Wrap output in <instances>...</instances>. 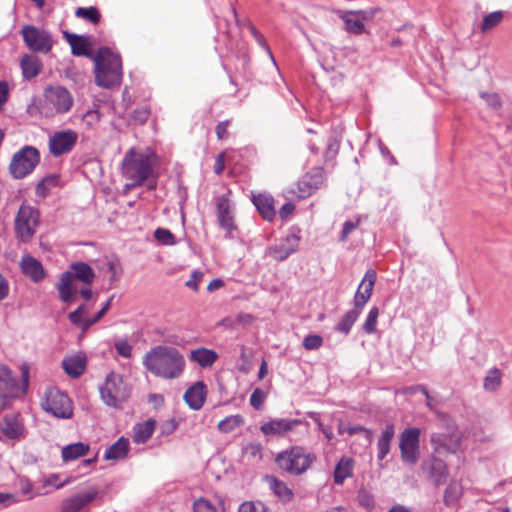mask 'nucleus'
<instances>
[{
  "mask_svg": "<svg viewBox=\"0 0 512 512\" xmlns=\"http://www.w3.org/2000/svg\"><path fill=\"white\" fill-rule=\"evenodd\" d=\"M82 316L83 315H81L80 311L75 310L69 314V319L73 324L80 326L85 330L84 325L88 320H91V318H83Z\"/></svg>",
  "mask_w": 512,
  "mask_h": 512,
  "instance_id": "nucleus-58",
  "label": "nucleus"
},
{
  "mask_svg": "<svg viewBox=\"0 0 512 512\" xmlns=\"http://www.w3.org/2000/svg\"><path fill=\"white\" fill-rule=\"evenodd\" d=\"M253 203L265 220L271 221L274 218L275 210L272 197L259 194L253 197Z\"/></svg>",
  "mask_w": 512,
  "mask_h": 512,
  "instance_id": "nucleus-32",
  "label": "nucleus"
},
{
  "mask_svg": "<svg viewBox=\"0 0 512 512\" xmlns=\"http://www.w3.org/2000/svg\"><path fill=\"white\" fill-rule=\"evenodd\" d=\"M177 428V422L174 419H168L161 425V433L169 435L173 433Z\"/></svg>",
  "mask_w": 512,
  "mask_h": 512,
  "instance_id": "nucleus-59",
  "label": "nucleus"
},
{
  "mask_svg": "<svg viewBox=\"0 0 512 512\" xmlns=\"http://www.w3.org/2000/svg\"><path fill=\"white\" fill-rule=\"evenodd\" d=\"M156 428V421L148 419L143 423L135 425L133 429V441L137 444L147 442L153 435Z\"/></svg>",
  "mask_w": 512,
  "mask_h": 512,
  "instance_id": "nucleus-29",
  "label": "nucleus"
},
{
  "mask_svg": "<svg viewBox=\"0 0 512 512\" xmlns=\"http://www.w3.org/2000/svg\"><path fill=\"white\" fill-rule=\"evenodd\" d=\"M20 66L25 79L36 77L41 70V62L34 55H25L21 59Z\"/></svg>",
  "mask_w": 512,
  "mask_h": 512,
  "instance_id": "nucleus-33",
  "label": "nucleus"
},
{
  "mask_svg": "<svg viewBox=\"0 0 512 512\" xmlns=\"http://www.w3.org/2000/svg\"><path fill=\"white\" fill-rule=\"evenodd\" d=\"M94 277L95 274L88 264L83 262L73 263L71 265V271L62 273L56 285L59 298L65 303H71L77 294L75 280L78 279L86 284H90Z\"/></svg>",
  "mask_w": 512,
  "mask_h": 512,
  "instance_id": "nucleus-5",
  "label": "nucleus"
},
{
  "mask_svg": "<svg viewBox=\"0 0 512 512\" xmlns=\"http://www.w3.org/2000/svg\"><path fill=\"white\" fill-rule=\"evenodd\" d=\"M103 402L110 407H120L130 396V388L123 378L115 373H110L100 387Z\"/></svg>",
  "mask_w": 512,
  "mask_h": 512,
  "instance_id": "nucleus-7",
  "label": "nucleus"
},
{
  "mask_svg": "<svg viewBox=\"0 0 512 512\" xmlns=\"http://www.w3.org/2000/svg\"><path fill=\"white\" fill-rule=\"evenodd\" d=\"M143 364L153 375L172 380L182 375L185 359L176 348L159 345L146 353Z\"/></svg>",
  "mask_w": 512,
  "mask_h": 512,
  "instance_id": "nucleus-1",
  "label": "nucleus"
},
{
  "mask_svg": "<svg viewBox=\"0 0 512 512\" xmlns=\"http://www.w3.org/2000/svg\"><path fill=\"white\" fill-rule=\"evenodd\" d=\"M203 276V272L199 270H194L190 275V279L185 282V285L194 291H198V285L201 282Z\"/></svg>",
  "mask_w": 512,
  "mask_h": 512,
  "instance_id": "nucleus-53",
  "label": "nucleus"
},
{
  "mask_svg": "<svg viewBox=\"0 0 512 512\" xmlns=\"http://www.w3.org/2000/svg\"><path fill=\"white\" fill-rule=\"evenodd\" d=\"M42 409L60 419H70L73 416V403L69 396L59 388H46L41 399Z\"/></svg>",
  "mask_w": 512,
  "mask_h": 512,
  "instance_id": "nucleus-6",
  "label": "nucleus"
},
{
  "mask_svg": "<svg viewBox=\"0 0 512 512\" xmlns=\"http://www.w3.org/2000/svg\"><path fill=\"white\" fill-rule=\"evenodd\" d=\"M250 31H251L252 35L254 36V38L256 39V41L268 51L271 59L274 61L272 53H271L270 49L267 47V44H266V41H265L263 35L260 32H258L253 26L250 27Z\"/></svg>",
  "mask_w": 512,
  "mask_h": 512,
  "instance_id": "nucleus-61",
  "label": "nucleus"
},
{
  "mask_svg": "<svg viewBox=\"0 0 512 512\" xmlns=\"http://www.w3.org/2000/svg\"><path fill=\"white\" fill-rule=\"evenodd\" d=\"M62 366L66 374L77 378L82 375L86 368V358L82 354L66 356L62 361Z\"/></svg>",
  "mask_w": 512,
  "mask_h": 512,
  "instance_id": "nucleus-26",
  "label": "nucleus"
},
{
  "mask_svg": "<svg viewBox=\"0 0 512 512\" xmlns=\"http://www.w3.org/2000/svg\"><path fill=\"white\" fill-rule=\"evenodd\" d=\"M355 12L361 19V22L364 23L365 21H370L374 18L375 14L377 13V9L359 10Z\"/></svg>",
  "mask_w": 512,
  "mask_h": 512,
  "instance_id": "nucleus-62",
  "label": "nucleus"
},
{
  "mask_svg": "<svg viewBox=\"0 0 512 512\" xmlns=\"http://www.w3.org/2000/svg\"><path fill=\"white\" fill-rule=\"evenodd\" d=\"M421 468L437 486L444 483L448 476V469L445 462L436 457L423 461Z\"/></svg>",
  "mask_w": 512,
  "mask_h": 512,
  "instance_id": "nucleus-20",
  "label": "nucleus"
},
{
  "mask_svg": "<svg viewBox=\"0 0 512 512\" xmlns=\"http://www.w3.org/2000/svg\"><path fill=\"white\" fill-rule=\"evenodd\" d=\"M376 281V272L374 270H368L365 273L363 280L361 281L358 290L354 297L355 308L362 309L364 305L369 301L373 287Z\"/></svg>",
  "mask_w": 512,
  "mask_h": 512,
  "instance_id": "nucleus-21",
  "label": "nucleus"
},
{
  "mask_svg": "<svg viewBox=\"0 0 512 512\" xmlns=\"http://www.w3.org/2000/svg\"><path fill=\"white\" fill-rule=\"evenodd\" d=\"M113 297L109 298L106 303L103 305V307L100 309V311L93 317L91 320H88L85 325L84 329H88L90 326H92L94 323L98 322L105 313L109 310L111 303H112Z\"/></svg>",
  "mask_w": 512,
  "mask_h": 512,
  "instance_id": "nucleus-54",
  "label": "nucleus"
},
{
  "mask_svg": "<svg viewBox=\"0 0 512 512\" xmlns=\"http://www.w3.org/2000/svg\"><path fill=\"white\" fill-rule=\"evenodd\" d=\"M300 424L301 420L299 419H272L261 425L260 430L266 436L283 437Z\"/></svg>",
  "mask_w": 512,
  "mask_h": 512,
  "instance_id": "nucleus-17",
  "label": "nucleus"
},
{
  "mask_svg": "<svg viewBox=\"0 0 512 512\" xmlns=\"http://www.w3.org/2000/svg\"><path fill=\"white\" fill-rule=\"evenodd\" d=\"M206 386L202 381L196 382L184 394V400L193 410L202 408L206 399Z\"/></svg>",
  "mask_w": 512,
  "mask_h": 512,
  "instance_id": "nucleus-24",
  "label": "nucleus"
},
{
  "mask_svg": "<svg viewBox=\"0 0 512 512\" xmlns=\"http://www.w3.org/2000/svg\"><path fill=\"white\" fill-rule=\"evenodd\" d=\"M129 451V440L125 437H120L114 444L106 449L104 458L106 460H121L124 459Z\"/></svg>",
  "mask_w": 512,
  "mask_h": 512,
  "instance_id": "nucleus-30",
  "label": "nucleus"
},
{
  "mask_svg": "<svg viewBox=\"0 0 512 512\" xmlns=\"http://www.w3.org/2000/svg\"><path fill=\"white\" fill-rule=\"evenodd\" d=\"M68 43L71 46L72 54L75 56H88L89 55V42L87 38L83 36H78L74 34H70L68 32L64 33Z\"/></svg>",
  "mask_w": 512,
  "mask_h": 512,
  "instance_id": "nucleus-34",
  "label": "nucleus"
},
{
  "mask_svg": "<svg viewBox=\"0 0 512 512\" xmlns=\"http://www.w3.org/2000/svg\"><path fill=\"white\" fill-rule=\"evenodd\" d=\"M40 161V154L33 146H25L14 154L9 169L12 176L21 179L30 174Z\"/></svg>",
  "mask_w": 512,
  "mask_h": 512,
  "instance_id": "nucleus-9",
  "label": "nucleus"
},
{
  "mask_svg": "<svg viewBox=\"0 0 512 512\" xmlns=\"http://www.w3.org/2000/svg\"><path fill=\"white\" fill-rule=\"evenodd\" d=\"M502 380V373L499 369H490L484 378L483 387L486 391L494 392L500 385Z\"/></svg>",
  "mask_w": 512,
  "mask_h": 512,
  "instance_id": "nucleus-41",
  "label": "nucleus"
},
{
  "mask_svg": "<svg viewBox=\"0 0 512 512\" xmlns=\"http://www.w3.org/2000/svg\"><path fill=\"white\" fill-rule=\"evenodd\" d=\"M358 222L346 221L343 225L342 233L340 236L341 241H345L349 234L356 229Z\"/></svg>",
  "mask_w": 512,
  "mask_h": 512,
  "instance_id": "nucleus-60",
  "label": "nucleus"
},
{
  "mask_svg": "<svg viewBox=\"0 0 512 512\" xmlns=\"http://www.w3.org/2000/svg\"><path fill=\"white\" fill-rule=\"evenodd\" d=\"M480 97L493 110H498L502 105L499 95L495 92H480Z\"/></svg>",
  "mask_w": 512,
  "mask_h": 512,
  "instance_id": "nucleus-47",
  "label": "nucleus"
},
{
  "mask_svg": "<svg viewBox=\"0 0 512 512\" xmlns=\"http://www.w3.org/2000/svg\"><path fill=\"white\" fill-rule=\"evenodd\" d=\"M354 468V461L349 457H342L337 463L334 470V482L338 485L352 476Z\"/></svg>",
  "mask_w": 512,
  "mask_h": 512,
  "instance_id": "nucleus-31",
  "label": "nucleus"
},
{
  "mask_svg": "<svg viewBox=\"0 0 512 512\" xmlns=\"http://www.w3.org/2000/svg\"><path fill=\"white\" fill-rule=\"evenodd\" d=\"M21 34L27 47L34 52L48 53L53 47L52 36L44 29L27 25L22 28Z\"/></svg>",
  "mask_w": 512,
  "mask_h": 512,
  "instance_id": "nucleus-11",
  "label": "nucleus"
},
{
  "mask_svg": "<svg viewBox=\"0 0 512 512\" xmlns=\"http://www.w3.org/2000/svg\"><path fill=\"white\" fill-rule=\"evenodd\" d=\"M243 455L251 461L262 459V446L259 443H249L243 448Z\"/></svg>",
  "mask_w": 512,
  "mask_h": 512,
  "instance_id": "nucleus-43",
  "label": "nucleus"
},
{
  "mask_svg": "<svg viewBox=\"0 0 512 512\" xmlns=\"http://www.w3.org/2000/svg\"><path fill=\"white\" fill-rule=\"evenodd\" d=\"M419 436L418 428L405 429L400 436L401 458L405 463L414 465L419 458Z\"/></svg>",
  "mask_w": 512,
  "mask_h": 512,
  "instance_id": "nucleus-13",
  "label": "nucleus"
},
{
  "mask_svg": "<svg viewBox=\"0 0 512 512\" xmlns=\"http://www.w3.org/2000/svg\"><path fill=\"white\" fill-rule=\"evenodd\" d=\"M20 267L23 274L29 277L33 282H40L46 276L41 262L32 256H23L20 261Z\"/></svg>",
  "mask_w": 512,
  "mask_h": 512,
  "instance_id": "nucleus-23",
  "label": "nucleus"
},
{
  "mask_svg": "<svg viewBox=\"0 0 512 512\" xmlns=\"http://www.w3.org/2000/svg\"><path fill=\"white\" fill-rule=\"evenodd\" d=\"M463 494V486L457 480H452L444 492V503L447 506L455 505Z\"/></svg>",
  "mask_w": 512,
  "mask_h": 512,
  "instance_id": "nucleus-37",
  "label": "nucleus"
},
{
  "mask_svg": "<svg viewBox=\"0 0 512 512\" xmlns=\"http://www.w3.org/2000/svg\"><path fill=\"white\" fill-rule=\"evenodd\" d=\"M323 344V339L320 335L310 334L306 336L303 340V347L306 350H317Z\"/></svg>",
  "mask_w": 512,
  "mask_h": 512,
  "instance_id": "nucleus-50",
  "label": "nucleus"
},
{
  "mask_svg": "<svg viewBox=\"0 0 512 512\" xmlns=\"http://www.w3.org/2000/svg\"><path fill=\"white\" fill-rule=\"evenodd\" d=\"M244 424V418L239 415H230L221 420L217 428L221 433H229L234 431L235 429L241 427Z\"/></svg>",
  "mask_w": 512,
  "mask_h": 512,
  "instance_id": "nucleus-40",
  "label": "nucleus"
},
{
  "mask_svg": "<svg viewBox=\"0 0 512 512\" xmlns=\"http://www.w3.org/2000/svg\"><path fill=\"white\" fill-rule=\"evenodd\" d=\"M25 436V428L18 414H7L0 422V440H20Z\"/></svg>",
  "mask_w": 512,
  "mask_h": 512,
  "instance_id": "nucleus-15",
  "label": "nucleus"
},
{
  "mask_svg": "<svg viewBox=\"0 0 512 512\" xmlns=\"http://www.w3.org/2000/svg\"><path fill=\"white\" fill-rule=\"evenodd\" d=\"M45 103L56 113L63 114L70 111L73 106L71 93L62 86H49L44 90Z\"/></svg>",
  "mask_w": 512,
  "mask_h": 512,
  "instance_id": "nucleus-12",
  "label": "nucleus"
},
{
  "mask_svg": "<svg viewBox=\"0 0 512 512\" xmlns=\"http://www.w3.org/2000/svg\"><path fill=\"white\" fill-rule=\"evenodd\" d=\"M299 241L297 235H288L281 243L269 247L266 254L277 261H283L297 251Z\"/></svg>",
  "mask_w": 512,
  "mask_h": 512,
  "instance_id": "nucleus-19",
  "label": "nucleus"
},
{
  "mask_svg": "<svg viewBox=\"0 0 512 512\" xmlns=\"http://www.w3.org/2000/svg\"><path fill=\"white\" fill-rule=\"evenodd\" d=\"M193 510L194 512H217L216 508L204 498L194 502Z\"/></svg>",
  "mask_w": 512,
  "mask_h": 512,
  "instance_id": "nucleus-52",
  "label": "nucleus"
},
{
  "mask_svg": "<svg viewBox=\"0 0 512 512\" xmlns=\"http://www.w3.org/2000/svg\"><path fill=\"white\" fill-rule=\"evenodd\" d=\"M346 432L350 435L360 433L368 444L372 441V432L361 426L348 427Z\"/></svg>",
  "mask_w": 512,
  "mask_h": 512,
  "instance_id": "nucleus-56",
  "label": "nucleus"
},
{
  "mask_svg": "<svg viewBox=\"0 0 512 512\" xmlns=\"http://www.w3.org/2000/svg\"><path fill=\"white\" fill-rule=\"evenodd\" d=\"M75 15L79 18L86 19L92 23H98L100 20V14L95 7H79L76 9Z\"/></svg>",
  "mask_w": 512,
  "mask_h": 512,
  "instance_id": "nucleus-44",
  "label": "nucleus"
},
{
  "mask_svg": "<svg viewBox=\"0 0 512 512\" xmlns=\"http://www.w3.org/2000/svg\"><path fill=\"white\" fill-rule=\"evenodd\" d=\"M431 444L434 452L439 455L455 453L460 446V436L456 431L448 433H434L431 436Z\"/></svg>",
  "mask_w": 512,
  "mask_h": 512,
  "instance_id": "nucleus-16",
  "label": "nucleus"
},
{
  "mask_svg": "<svg viewBox=\"0 0 512 512\" xmlns=\"http://www.w3.org/2000/svg\"><path fill=\"white\" fill-rule=\"evenodd\" d=\"M268 482L270 488L280 500L287 502L292 499L293 492L284 482L274 477L268 478Z\"/></svg>",
  "mask_w": 512,
  "mask_h": 512,
  "instance_id": "nucleus-38",
  "label": "nucleus"
},
{
  "mask_svg": "<svg viewBox=\"0 0 512 512\" xmlns=\"http://www.w3.org/2000/svg\"><path fill=\"white\" fill-rule=\"evenodd\" d=\"M78 140V133L71 130H61L49 138V151L54 157L70 153Z\"/></svg>",
  "mask_w": 512,
  "mask_h": 512,
  "instance_id": "nucleus-14",
  "label": "nucleus"
},
{
  "mask_svg": "<svg viewBox=\"0 0 512 512\" xmlns=\"http://www.w3.org/2000/svg\"><path fill=\"white\" fill-rule=\"evenodd\" d=\"M39 212L36 208L23 204L15 217V234L22 242L30 241L39 225Z\"/></svg>",
  "mask_w": 512,
  "mask_h": 512,
  "instance_id": "nucleus-8",
  "label": "nucleus"
},
{
  "mask_svg": "<svg viewBox=\"0 0 512 512\" xmlns=\"http://www.w3.org/2000/svg\"><path fill=\"white\" fill-rule=\"evenodd\" d=\"M337 14L348 33L360 35L365 32V25L355 11H338Z\"/></svg>",
  "mask_w": 512,
  "mask_h": 512,
  "instance_id": "nucleus-27",
  "label": "nucleus"
},
{
  "mask_svg": "<svg viewBox=\"0 0 512 512\" xmlns=\"http://www.w3.org/2000/svg\"><path fill=\"white\" fill-rule=\"evenodd\" d=\"M155 239L162 245L172 246L176 244L175 236L170 230L157 228L154 232Z\"/></svg>",
  "mask_w": 512,
  "mask_h": 512,
  "instance_id": "nucleus-45",
  "label": "nucleus"
},
{
  "mask_svg": "<svg viewBox=\"0 0 512 512\" xmlns=\"http://www.w3.org/2000/svg\"><path fill=\"white\" fill-rule=\"evenodd\" d=\"M98 495L96 488H90L89 490L66 498L62 502V512H80L86 506H88Z\"/></svg>",
  "mask_w": 512,
  "mask_h": 512,
  "instance_id": "nucleus-18",
  "label": "nucleus"
},
{
  "mask_svg": "<svg viewBox=\"0 0 512 512\" xmlns=\"http://www.w3.org/2000/svg\"><path fill=\"white\" fill-rule=\"evenodd\" d=\"M217 216L220 226L228 233H231L235 229L230 203L225 196L218 198Z\"/></svg>",
  "mask_w": 512,
  "mask_h": 512,
  "instance_id": "nucleus-25",
  "label": "nucleus"
},
{
  "mask_svg": "<svg viewBox=\"0 0 512 512\" xmlns=\"http://www.w3.org/2000/svg\"><path fill=\"white\" fill-rule=\"evenodd\" d=\"M357 499L359 504L367 510L374 508L375 502L373 495L366 489H360L358 491Z\"/></svg>",
  "mask_w": 512,
  "mask_h": 512,
  "instance_id": "nucleus-48",
  "label": "nucleus"
},
{
  "mask_svg": "<svg viewBox=\"0 0 512 512\" xmlns=\"http://www.w3.org/2000/svg\"><path fill=\"white\" fill-rule=\"evenodd\" d=\"M266 397L267 394L263 390L256 388L250 396L251 406L256 410H260L263 406Z\"/></svg>",
  "mask_w": 512,
  "mask_h": 512,
  "instance_id": "nucleus-51",
  "label": "nucleus"
},
{
  "mask_svg": "<svg viewBox=\"0 0 512 512\" xmlns=\"http://www.w3.org/2000/svg\"><path fill=\"white\" fill-rule=\"evenodd\" d=\"M88 451L89 446L87 444L78 442L65 446L61 454L63 460L67 462L85 456Z\"/></svg>",
  "mask_w": 512,
  "mask_h": 512,
  "instance_id": "nucleus-36",
  "label": "nucleus"
},
{
  "mask_svg": "<svg viewBox=\"0 0 512 512\" xmlns=\"http://www.w3.org/2000/svg\"><path fill=\"white\" fill-rule=\"evenodd\" d=\"M100 119L99 112L97 110H88L82 117L83 122L88 126H94Z\"/></svg>",
  "mask_w": 512,
  "mask_h": 512,
  "instance_id": "nucleus-57",
  "label": "nucleus"
},
{
  "mask_svg": "<svg viewBox=\"0 0 512 512\" xmlns=\"http://www.w3.org/2000/svg\"><path fill=\"white\" fill-rule=\"evenodd\" d=\"M315 460V454L302 446L290 447L281 451L275 457V463L278 468L294 476L304 474Z\"/></svg>",
  "mask_w": 512,
  "mask_h": 512,
  "instance_id": "nucleus-4",
  "label": "nucleus"
},
{
  "mask_svg": "<svg viewBox=\"0 0 512 512\" xmlns=\"http://www.w3.org/2000/svg\"><path fill=\"white\" fill-rule=\"evenodd\" d=\"M121 78L120 56L108 48L100 49L95 57L96 84L104 88H110L119 85Z\"/></svg>",
  "mask_w": 512,
  "mask_h": 512,
  "instance_id": "nucleus-3",
  "label": "nucleus"
},
{
  "mask_svg": "<svg viewBox=\"0 0 512 512\" xmlns=\"http://www.w3.org/2000/svg\"><path fill=\"white\" fill-rule=\"evenodd\" d=\"M294 209H295L294 204L291 202H288L281 207V209L279 211V215L282 219H285L293 213Z\"/></svg>",
  "mask_w": 512,
  "mask_h": 512,
  "instance_id": "nucleus-64",
  "label": "nucleus"
},
{
  "mask_svg": "<svg viewBox=\"0 0 512 512\" xmlns=\"http://www.w3.org/2000/svg\"><path fill=\"white\" fill-rule=\"evenodd\" d=\"M16 387L17 382L11 370L5 365H0V406L5 405V399L14 396Z\"/></svg>",
  "mask_w": 512,
  "mask_h": 512,
  "instance_id": "nucleus-22",
  "label": "nucleus"
},
{
  "mask_svg": "<svg viewBox=\"0 0 512 512\" xmlns=\"http://www.w3.org/2000/svg\"><path fill=\"white\" fill-rule=\"evenodd\" d=\"M229 121H223L220 122L216 126V134L218 139L222 140L227 137V127H228Z\"/></svg>",
  "mask_w": 512,
  "mask_h": 512,
  "instance_id": "nucleus-63",
  "label": "nucleus"
},
{
  "mask_svg": "<svg viewBox=\"0 0 512 512\" xmlns=\"http://www.w3.org/2000/svg\"><path fill=\"white\" fill-rule=\"evenodd\" d=\"M379 316V310L377 307L370 309L367 318L364 322L363 329L366 333L372 334L376 331L377 319Z\"/></svg>",
  "mask_w": 512,
  "mask_h": 512,
  "instance_id": "nucleus-46",
  "label": "nucleus"
},
{
  "mask_svg": "<svg viewBox=\"0 0 512 512\" xmlns=\"http://www.w3.org/2000/svg\"><path fill=\"white\" fill-rule=\"evenodd\" d=\"M322 181V173L319 170L307 173L296 184L285 189L284 196L289 200L306 198L321 186Z\"/></svg>",
  "mask_w": 512,
  "mask_h": 512,
  "instance_id": "nucleus-10",
  "label": "nucleus"
},
{
  "mask_svg": "<svg viewBox=\"0 0 512 512\" xmlns=\"http://www.w3.org/2000/svg\"><path fill=\"white\" fill-rule=\"evenodd\" d=\"M189 358L202 368L211 367L218 359V354L211 349L198 348L190 352Z\"/></svg>",
  "mask_w": 512,
  "mask_h": 512,
  "instance_id": "nucleus-28",
  "label": "nucleus"
},
{
  "mask_svg": "<svg viewBox=\"0 0 512 512\" xmlns=\"http://www.w3.org/2000/svg\"><path fill=\"white\" fill-rule=\"evenodd\" d=\"M503 17H504V15H503L502 11H495V12L489 13L488 15H486L483 18V20L480 24V31L482 33H486L488 31H490L491 29L495 28L502 22Z\"/></svg>",
  "mask_w": 512,
  "mask_h": 512,
  "instance_id": "nucleus-42",
  "label": "nucleus"
},
{
  "mask_svg": "<svg viewBox=\"0 0 512 512\" xmlns=\"http://www.w3.org/2000/svg\"><path fill=\"white\" fill-rule=\"evenodd\" d=\"M155 155L152 152H137L131 149L122 162L123 175L132 180L127 188L141 185L147 180L153 171Z\"/></svg>",
  "mask_w": 512,
  "mask_h": 512,
  "instance_id": "nucleus-2",
  "label": "nucleus"
},
{
  "mask_svg": "<svg viewBox=\"0 0 512 512\" xmlns=\"http://www.w3.org/2000/svg\"><path fill=\"white\" fill-rule=\"evenodd\" d=\"M115 349L117 353L125 358H129L132 355V346L127 340H119L115 343Z\"/></svg>",
  "mask_w": 512,
  "mask_h": 512,
  "instance_id": "nucleus-55",
  "label": "nucleus"
},
{
  "mask_svg": "<svg viewBox=\"0 0 512 512\" xmlns=\"http://www.w3.org/2000/svg\"><path fill=\"white\" fill-rule=\"evenodd\" d=\"M238 512H269L264 503L260 501L244 502Z\"/></svg>",
  "mask_w": 512,
  "mask_h": 512,
  "instance_id": "nucleus-49",
  "label": "nucleus"
},
{
  "mask_svg": "<svg viewBox=\"0 0 512 512\" xmlns=\"http://www.w3.org/2000/svg\"><path fill=\"white\" fill-rule=\"evenodd\" d=\"M394 433H395V431H394L393 425H388L383 430L381 437L379 438L378 443H377V447H378L377 458H378V460H383L386 457V455L389 453L390 444L394 437Z\"/></svg>",
  "mask_w": 512,
  "mask_h": 512,
  "instance_id": "nucleus-35",
  "label": "nucleus"
},
{
  "mask_svg": "<svg viewBox=\"0 0 512 512\" xmlns=\"http://www.w3.org/2000/svg\"><path fill=\"white\" fill-rule=\"evenodd\" d=\"M361 309L355 308L353 310L348 311L343 315L336 326V330L342 332L344 334H348L351 330V327L356 322L360 315Z\"/></svg>",
  "mask_w": 512,
  "mask_h": 512,
  "instance_id": "nucleus-39",
  "label": "nucleus"
}]
</instances>
